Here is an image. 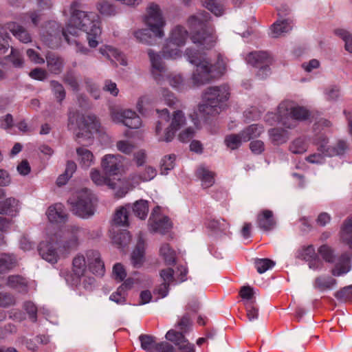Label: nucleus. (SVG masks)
Instances as JSON below:
<instances>
[{
	"label": "nucleus",
	"instance_id": "nucleus-1",
	"mask_svg": "<svg viewBox=\"0 0 352 352\" xmlns=\"http://www.w3.org/2000/svg\"><path fill=\"white\" fill-rule=\"evenodd\" d=\"M69 10V23L66 29L63 30V35L66 41L69 44L72 43L68 33L74 34L76 28L86 32L89 45L96 47L98 44V38L102 32L98 14L94 12L85 11L84 5L79 0L72 2Z\"/></svg>",
	"mask_w": 352,
	"mask_h": 352
},
{
	"label": "nucleus",
	"instance_id": "nucleus-3",
	"mask_svg": "<svg viewBox=\"0 0 352 352\" xmlns=\"http://www.w3.org/2000/svg\"><path fill=\"white\" fill-rule=\"evenodd\" d=\"M209 20V14L204 11L190 16L187 21L192 42L207 50L212 47L217 40L214 28Z\"/></svg>",
	"mask_w": 352,
	"mask_h": 352
},
{
	"label": "nucleus",
	"instance_id": "nucleus-13",
	"mask_svg": "<svg viewBox=\"0 0 352 352\" xmlns=\"http://www.w3.org/2000/svg\"><path fill=\"white\" fill-rule=\"evenodd\" d=\"M85 234V230L76 226H70L65 232L66 240L63 248L67 251L76 249L79 245V240Z\"/></svg>",
	"mask_w": 352,
	"mask_h": 352
},
{
	"label": "nucleus",
	"instance_id": "nucleus-21",
	"mask_svg": "<svg viewBox=\"0 0 352 352\" xmlns=\"http://www.w3.org/2000/svg\"><path fill=\"white\" fill-rule=\"evenodd\" d=\"M100 52L116 64H117V63L122 65L127 64L124 55L111 46L104 45L101 47L100 48Z\"/></svg>",
	"mask_w": 352,
	"mask_h": 352
},
{
	"label": "nucleus",
	"instance_id": "nucleus-10",
	"mask_svg": "<svg viewBox=\"0 0 352 352\" xmlns=\"http://www.w3.org/2000/svg\"><path fill=\"white\" fill-rule=\"evenodd\" d=\"M185 124L184 113L181 110L175 111L173 113L169 126L166 129L164 133L160 136L159 140L170 142L174 138L175 133Z\"/></svg>",
	"mask_w": 352,
	"mask_h": 352
},
{
	"label": "nucleus",
	"instance_id": "nucleus-42",
	"mask_svg": "<svg viewBox=\"0 0 352 352\" xmlns=\"http://www.w3.org/2000/svg\"><path fill=\"white\" fill-rule=\"evenodd\" d=\"M336 284V280L332 277H317L314 280L315 288L324 291L331 289Z\"/></svg>",
	"mask_w": 352,
	"mask_h": 352
},
{
	"label": "nucleus",
	"instance_id": "nucleus-43",
	"mask_svg": "<svg viewBox=\"0 0 352 352\" xmlns=\"http://www.w3.org/2000/svg\"><path fill=\"white\" fill-rule=\"evenodd\" d=\"M160 254L164 258L166 264L173 265L175 263V251L171 248L168 243H164L162 245L160 248Z\"/></svg>",
	"mask_w": 352,
	"mask_h": 352
},
{
	"label": "nucleus",
	"instance_id": "nucleus-15",
	"mask_svg": "<svg viewBox=\"0 0 352 352\" xmlns=\"http://www.w3.org/2000/svg\"><path fill=\"white\" fill-rule=\"evenodd\" d=\"M149 223L153 231L161 234L168 232L173 228V223L168 217H155L153 213L149 219Z\"/></svg>",
	"mask_w": 352,
	"mask_h": 352
},
{
	"label": "nucleus",
	"instance_id": "nucleus-60",
	"mask_svg": "<svg viewBox=\"0 0 352 352\" xmlns=\"http://www.w3.org/2000/svg\"><path fill=\"white\" fill-rule=\"evenodd\" d=\"M10 61L12 64L17 67H20L23 64V59L19 52L12 47L10 54H8Z\"/></svg>",
	"mask_w": 352,
	"mask_h": 352
},
{
	"label": "nucleus",
	"instance_id": "nucleus-57",
	"mask_svg": "<svg viewBox=\"0 0 352 352\" xmlns=\"http://www.w3.org/2000/svg\"><path fill=\"white\" fill-rule=\"evenodd\" d=\"M324 94L327 100H336L340 96V88L336 85H331L325 89Z\"/></svg>",
	"mask_w": 352,
	"mask_h": 352
},
{
	"label": "nucleus",
	"instance_id": "nucleus-37",
	"mask_svg": "<svg viewBox=\"0 0 352 352\" xmlns=\"http://www.w3.org/2000/svg\"><path fill=\"white\" fill-rule=\"evenodd\" d=\"M98 11L102 15L114 16L118 13L117 6L107 0H100L96 4Z\"/></svg>",
	"mask_w": 352,
	"mask_h": 352
},
{
	"label": "nucleus",
	"instance_id": "nucleus-8",
	"mask_svg": "<svg viewBox=\"0 0 352 352\" xmlns=\"http://www.w3.org/2000/svg\"><path fill=\"white\" fill-rule=\"evenodd\" d=\"M143 21L155 36L161 38L164 36L166 21L157 4L151 3L148 6Z\"/></svg>",
	"mask_w": 352,
	"mask_h": 352
},
{
	"label": "nucleus",
	"instance_id": "nucleus-2",
	"mask_svg": "<svg viewBox=\"0 0 352 352\" xmlns=\"http://www.w3.org/2000/svg\"><path fill=\"white\" fill-rule=\"evenodd\" d=\"M188 60L196 66L192 74V80L195 85L208 83L213 80L219 78L226 72V63L219 54H217L216 60L212 61L206 56V53L188 48L186 50Z\"/></svg>",
	"mask_w": 352,
	"mask_h": 352
},
{
	"label": "nucleus",
	"instance_id": "nucleus-48",
	"mask_svg": "<svg viewBox=\"0 0 352 352\" xmlns=\"http://www.w3.org/2000/svg\"><path fill=\"white\" fill-rule=\"evenodd\" d=\"M50 84L56 99L61 104L66 96V92L63 86L56 80H51Z\"/></svg>",
	"mask_w": 352,
	"mask_h": 352
},
{
	"label": "nucleus",
	"instance_id": "nucleus-38",
	"mask_svg": "<svg viewBox=\"0 0 352 352\" xmlns=\"http://www.w3.org/2000/svg\"><path fill=\"white\" fill-rule=\"evenodd\" d=\"M141 343V347L148 351L154 352L156 351L159 342H157L156 338L150 335L142 334L139 337Z\"/></svg>",
	"mask_w": 352,
	"mask_h": 352
},
{
	"label": "nucleus",
	"instance_id": "nucleus-9",
	"mask_svg": "<svg viewBox=\"0 0 352 352\" xmlns=\"http://www.w3.org/2000/svg\"><path fill=\"white\" fill-rule=\"evenodd\" d=\"M111 119L116 122H122L131 129H138L142 125V120L133 111L119 107L110 109Z\"/></svg>",
	"mask_w": 352,
	"mask_h": 352
},
{
	"label": "nucleus",
	"instance_id": "nucleus-24",
	"mask_svg": "<svg viewBox=\"0 0 352 352\" xmlns=\"http://www.w3.org/2000/svg\"><path fill=\"white\" fill-rule=\"evenodd\" d=\"M148 54L151 63V73L156 80H160L162 73L165 70L161 58L151 50L148 51Z\"/></svg>",
	"mask_w": 352,
	"mask_h": 352
},
{
	"label": "nucleus",
	"instance_id": "nucleus-55",
	"mask_svg": "<svg viewBox=\"0 0 352 352\" xmlns=\"http://www.w3.org/2000/svg\"><path fill=\"white\" fill-rule=\"evenodd\" d=\"M16 299L14 295L8 292H0V307H8L15 304Z\"/></svg>",
	"mask_w": 352,
	"mask_h": 352
},
{
	"label": "nucleus",
	"instance_id": "nucleus-62",
	"mask_svg": "<svg viewBox=\"0 0 352 352\" xmlns=\"http://www.w3.org/2000/svg\"><path fill=\"white\" fill-rule=\"evenodd\" d=\"M134 36L137 41L144 43H151V36L147 30H138L134 32Z\"/></svg>",
	"mask_w": 352,
	"mask_h": 352
},
{
	"label": "nucleus",
	"instance_id": "nucleus-18",
	"mask_svg": "<svg viewBox=\"0 0 352 352\" xmlns=\"http://www.w3.org/2000/svg\"><path fill=\"white\" fill-rule=\"evenodd\" d=\"M47 67L51 74L58 75L64 67L65 61L62 56L54 52H48L45 55Z\"/></svg>",
	"mask_w": 352,
	"mask_h": 352
},
{
	"label": "nucleus",
	"instance_id": "nucleus-45",
	"mask_svg": "<svg viewBox=\"0 0 352 352\" xmlns=\"http://www.w3.org/2000/svg\"><path fill=\"white\" fill-rule=\"evenodd\" d=\"M334 33L344 41V48L349 53H352V34L344 29H336Z\"/></svg>",
	"mask_w": 352,
	"mask_h": 352
},
{
	"label": "nucleus",
	"instance_id": "nucleus-32",
	"mask_svg": "<svg viewBox=\"0 0 352 352\" xmlns=\"http://www.w3.org/2000/svg\"><path fill=\"white\" fill-rule=\"evenodd\" d=\"M292 21L289 19L276 21L271 28L273 36L278 37L285 33H287L292 28Z\"/></svg>",
	"mask_w": 352,
	"mask_h": 352
},
{
	"label": "nucleus",
	"instance_id": "nucleus-50",
	"mask_svg": "<svg viewBox=\"0 0 352 352\" xmlns=\"http://www.w3.org/2000/svg\"><path fill=\"white\" fill-rule=\"evenodd\" d=\"M91 178L96 185L105 184L110 186L111 188L114 189L116 188V184L114 182H111L109 179L101 175L98 170H91Z\"/></svg>",
	"mask_w": 352,
	"mask_h": 352
},
{
	"label": "nucleus",
	"instance_id": "nucleus-30",
	"mask_svg": "<svg viewBox=\"0 0 352 352\" xmlns=\"http://www.w3.org/2000/svg\"><path fill=\"white\" fill-rule=\"evenodd\" d=\"M269 135L274 145H280L285 143L289 140L290 134L287 130L276 127L269 130Z\"/></svg>",
	"mask_w": 352,
	"mask_h": 352
},
{
	"label": "nucleus",
	"instance_id": "nucleus-33",
	"mask_svg": "<svg viewBox=\"0 0 352 352\" xmlns=\"http://www.w3.org/2000/svg\"><path fill=\"white\" fill-rule=\"evenodd\" d=\"M263 126L258 124H251L241 131L243 142H246L251 139L259 137L263 133Z\"/></svg>",
	"mask_w": 352,
	"mask_h": 352
},
{
	"label": "nucleus",
	"instance_id": "nucleus-34",
	"mask_svg": "<svg viewBox=\"0 0 352 352\" xmlns=\"http://www.w3.org/2000/svg\"><path fill=\"white\" fill-rule=\"evenodd\" d=\"M340 237L352 249V216L344 221L340 230Z\"/></svg>",
	"mask_w": 352,
	"mask_h": 352
},
{
	"label": "nucleus",
	"instance_id": "nucleus-16",
	"mask_svg": "<svg viewBox=\"0 0 352 352\" xmlns=\"http://www.w3.org/2000/svg\"><path fill=\"white\" fill-rule=\"evenodd\" d=\"M88 266L93 274L98 276H102L104 273V265L100 258V253L95 250L87 252Z\"/></svg>",
	"mask_w": 352,
	"mask_h": 352
},
{
	"label": "nucleus",
	"instance_id": "nucleus-63",
	"mask_svg": "<svg viewBox=\"0 0 352 352\" xmlns=\"http://www.w3.org/2000/svg\"><path fill=\"white\" fill-rule=\"evenodd\" d=\"M113 274L115 279L119 282L123 280L126 276V271L123 265L120 263H116L114 265Z\"/></svg>",
	"mask_w": 352,
	"mask_h": 352
},
{
	"label": "nucleus",
	"instance_id": "nucleus-41",
	"mask_svg": "<svg viewBox=\"0 0 352 352\" xmlns=\"http://www.w3.org/2000/svg\"><path fill=\"white\" fill-rule=\"evenodd\" d=\"M76 153L80 157V163L82 166L89 167L94 161V155L91 151L85 147L80 146L76 148Z\"/></svg>",
	"mask_w": 352,
	"mask_h": 352
},
{
	"label": "nucleus",
	"instance_id": "nucleus-49",
	"mask_svg": "<svg viewBox=\"0 0 352 352\" xmlns=\"http://www.w3.org/2000/svg\"><path fill=\"white\" fill-rule=\"evenodd\" d=\"M202 4L216 16H221L224 11L221 4L217 0H201Z\"/></svg>",
	"mask_w": 352,
	"mask_h": 352
},
{
	"label": "nucleus",
	"instance_id": "nucleus-4",
	"mask_svg": "<svg viewBox=\"0 0 352 352\" xmlns=\"http://www.w3.org/2000/svg\"><path fill=\"white\" fill-rule=\"evenodd\" d=\"M230 96V88L226 85L206 88L203 94V103L198 106L199 113L205 118L217 116L223 110Z\"/></svg>",
	"mask_w": 352,
	"mask_h": 352
},
{
	"label": "nucleus",
	"instance_id": "nucleus-28",
	"mask_svg": "<svg viewBox=\"0 0 352 352\" xmlns=\"http://www.w3.org/2000/svg\"><path fill=\"white\" fill-rule=\"evenodd\" d=\"M351 257L348 253L342 254L338 258V261L332 269L331 273L333 276H340L347 273L351 268Z\"/></svg>",
	"mask_w": 352,
	"mask_h": 352
},
{
	"label": "nucleus",
	"instance_id": "nucleus-44",
	"mask_svg": "<svg viewBox=\"0 0 352 352\" xmlns=\"http://www.w3.org/2000/svg\"><path fill=\"white\" fill-rule=\"evenodd\" d=\"M308 145L302 138H298L293 140L289 146V150L294 154H302L307 151Z\"/></svg>",
	"mask_w": 352,
	"mask_h": 352
},
{
	"label": "nucleus",
	"instance_id": "nucleus-22",
	"mask_svg": "<svg viewBox=\"0 0 352 352\" xmlns=\"http://www.w3.org/2000/svg\"><path fill=\"white\" fill-rule=\"evenodd\" d=\"M256 223L263 230L269 231L275 226L272 211L265 209L261 210L257 215Z\"/></svg>",
	"mask_w": 352,
	"mask_h": 352
},
{
	"label": "nucleus",
	"instance_id": "nucleus-51",
	"mask_svg": "<svg viewBox=\"0 0 352 352\" xmlns=\"http://www.w3.org/2000/svg\"><path fill=\"white\" fill-rule=\"evenodd\" d=\"M241 142H243V138H242L241 132L238 134L228 135L225 138L226 145L232 150L238 148Z\"/></svg>",
	"mask_w": 352,
	"mask_h": 352
},
{
	"label": "nucleus",
	"instance_id": "nucleus-19",
	"mask_svg": "<svg viewBox=\"0 0 352 352\" xmlns=\"http://www.w3.org/2000/svg\"><path fill=\"white\" fill-rule=\"evenodd\" d=\"M195 176L201 182L204 188L212 186L215 182L216 173L204 165H200L195 170Z\"/></svg>",
	"mask_w": 352,
	"mask_h": 352
},
{
	"label": "nucleus",
	"instance_id": "nucleus-39",
	"mask_svg": "<svg viewBox=\"0 0 352 352\" xmlns=\"http://www.w3.org/2000/svg\"><path fill=\"white\" fill-rule=\"evenodd\" d=\"M133 213L141 219H144L148 212V202L144 199L136 201L132 206Z\"/></svg>",
	"mask_w": 352,
	"mask_h": 352
},
{
	"label": "nucleus",
	"instance_id": "nucleus-61",
	"mask_svg": "<svg viewBox=\"0 0 352 352\" xmlns=\"http://www.w3.org/2000/svg\"><path fill=\"white\" fill-rule=\"evenodd\" d=\"M29 76L32 79L43 81L47 78V72L45 69L36 67L30 71Z\"/></svg>",
	"mask_w": 352,
	"mask_h": 352
},
{
	"label": "nucleus",
	"instance_id": "nucleus-59",
	"mask_svg": "<svg viewBox=\"0 0 352 352\" xmlns=\"http://www.w3.org/2000/svg\"><path fill=\"white\" fill-rule=\"evenodd\" d=\"M157 174L156 170L151 166L145 167L144 170L139 174L141 181L146 182L153 179Z\"/></svg>",
	"mask_w": 352,
	"mask_h": 352
},
{
	"label": "nucleus",
	"instance_id": "nucleus-20",
	"mask_svg": "<svg viewBox=\"0 0 352 352\" xmlns=\"http://www.w3.org/2000/svg\"><path fill=\"white\" fill-rule=\"evenodd\" d=\"M6 28L19 41L28 43L32 41V36L29 32L22 25L16 22H9L6 24Z\"/></svg>",
	"mask_w": 352,
	"mask_h": 352
},
{
	"label": "nucleus",
	"instance_id": "nucleus-29",
	"mask_svg": "<svg viewBox=\"0 0 352 352\" xmlns=\"http://www.w3.org/2000/svg\"><path fill=\"white\" fill-rule=\"evenodd\" d=\"M188 34L187 30L184 27L177 25L172 30L169 42L177 47L182 46L186 43Z\"/></svg>",
	"mask_w": 352,
	"mask_h": 352
},
{
	"label": "nucleus",
	"instance_id": "nucleus-54",
	"mask_svg": "<svg viewBox=\"0 0 352 352\" xmlns=\"http://www.w3.org/2000/svg\"><path fill=\"white\" fill-rule=\"evenodd\" d=\"M318 253L326 262L333 263L334 261L333 250L329 245H321L318 249Z\"/></svg>",
	"mask_w": 352,
	"mask_h": 352
},
{
	"label": "nucleus",
	"instance_id": "nucleus-56",
	"mask_svg": "<svg viewBox=\"0 0 352 352\" xmlns=\"http://www.w3.org/2000/svg\"><path fill=\"white\" fill-rule=\"evenodd\" d=\"M162 95L163 96L165 102L168 106H169L171 108L177 107V104L179 102V100L173 93H171L167 89H162Z\"/></svg>",
	"mask_w": 352,
	"mask_h": 352
},
{
	"label": "nucleus",
	"instance_id": "nucleus-26",
	"mask_svg": "<svg viewBox=\"0 0 352 352\" xmlns=\"http://www.w3.org/2000/svg\"><path fill=\"white\" fill-rule=\"evenodd\" d=\"M129 205H126L120 206L116 210L113 219V226H129Z\"/></svg>",
	"mask_w": 352,
	"mask_h": 352
},
{
	"label": "nucleus",
	"instance_id": "nucleus-7",
	"mask_svg": "<svg viewBox=\"0 0 352 352\" xmlns=\"http://www.w3.org/2000/svg\"><path fill=\"white\" fill-rule=\"evenodd\" d=\"M67 127L69 130L78 129L80 131L76 135V140L83 136L91 138L92 131L100 130V122L94 114H80L78 111H72L68 115Z\"/></svg>",
	"mask_w": 352,
	"mask_h": 352
},
{
	"label": "nucleus",
	"instance_id": "nucleus-11",
	"mask_svg": "<svg viewBox=\"0 0 352 352\" xmlns=\"http://www.w3.org/2000/svg\"><path fill=\"white\" fill-rule=\"evenodd\" d=\"M87 265L83 255H76L72 261V272L65 275V280L72 285H77L80 278L85 275Z\"/></svg>",
	"mask_w": 352,
	"mask_h": 352
},
{
	"label": "nucleus",
	"instance_id": "nucleus-17",
	"mask_svg": "<svg viewBox=\"0 0 352 352\" xmlns=\"http://www.w3.org/2000/svg\"><path fill=\"white\" fill-rule=\"evenodd\" d=\"M46 214L49 221L53 223H64L67 219V214L65 206L60 203L50 206L46 212Z\"/></svg>",
	"mask_w": 352,
	"mask_h": 352
},
{
	"label": "nucleus",
	"instance_id": "nucleus-5",
	"mask_svg": "<svg viewBox=\"0 0 352 352\" xmlns=\"http://www.w3.org/2000/svg\"><path fill=\"white\" fill-rule=\"evenodd\" d=\"M72 212L83 219L94 215L97 204V198L87 188L76 190L67 200Z\"/></svg>",
	"mask_w": 352,
	"mask_h": 352
},
{
	"label": "nucleus",
	"instance_id": "nucleus-6",
	"mask_svg": "<svg viewBox=\"0 0 352 352\" xmlns=\"http://www.w3.org/2000/svg\"><path fill=\"white\" fill-rule=\"evenodd\" d=\"M278 122L287 129H294L298 122L310 118L311 112L305 107L294 104L291 102H284L278 107Z\"/></svg>",
	"mask_w": 352,
	"mask_h": 352
},
{
	"label": "nucleus",
	"instance_id": "nucleus-40",
	"mask_svg": "<svg viewBox=\"0 0 352 352\" xmlns=\"http://www.w3.org/2000/svg\"><path fill=\"white\" fill-rule=\"evenodd\" d=\"M328 138L323 133H317L313 138V144L317 146L318 151L327 156V151L331 146H328Z\"/></svg>",
	"mask_w": 352,
	"mask_h": 352
},
{
	"label": "nucleus",
	"instance_id": "nucleus-52",
	"mask_svg": "<svg viewBox=\"0 0 352 352\" xmlns=\"http://www.w3.org/2000/svg\"><path fill=\"white\" fill-rule=\"evenodd\" d=\"M126 284L121 285L110 296V299L118 304H123L126 300Z\"/></svg>",
	"mask_w": 352,
	"mask_h": 352
},
{
	"label": "nucleus",
	"instance_id": "nucleus-31",
	"mask_svg": "<svg viewBox=\"0 0 352 352\" xmlns=\"http://www.w3.org/2000/svg\"><path fill=\"white\" fill-rule=\"evenodd\" d=\"M145 243L140 240L131 254V262L135 267H140L144 262Z\"/></svg>",
	"mask_w": 352,
	"mask_h": 352
},
{
	"label": "nucleus",
	"instance_id": "nucleus-35",
	"mask_svg": "<svg viewBox=\"0 0 352 352\" xmlns=\"http://www.w3.org/2000/svg\"><path fill=\"white\" fill-rule=\"evenodd\" d=\"M16 265L17 261L14 254H0V273H3L13 269Z\"/></svg>",
	"mask_w": 352,
	"mask_h": 352
},
{
	"label": "nucleus",
	"instance_id": "nucleus-46",
	"mask_svg": "<svg viewBox=\"0 0 352 352\" xmlns=\"http://www.w3.org/2000/svg\"><path fill=\"white\" fill-rule=\"evenodd\" d=\"M349 148V145L345 140H340L337 142L334 146L329 148L327 151V156L331 157L334 155H343Z\"/></svg>",
	"mask_w": 352,
	"mask_h": 352
},
{
	"label": "nucleus",
	"instance_id": "nucleus-58",
	"mask_svg": "<svg viewBox=\"0 0 352 352\" xmlns=\"http://www.w3.org/2000/svg\"><path fill=\"white\" fill-rule=\"evenodd\" d=\"M23 309L28 314L29 318L32 322H35L37 320V307L31 301H26L23 304Z\"/></svg>",
	"mask_w": 352,
	"mask_h": 352
},
{
	"label": "nucleus",
	"instance_id": "nucleus-53",
	"mask_svg": "<svg viewBox=\"0 0 352 352\" xmlns=\"http://www.w3.org/2000/svg\"><path fill=\"white\" fill-rule=\"evenodd\" d=\"M335 297L342 301H352V285L345 287L335 293Z\"/></svg>",
	"mask_w": 352,
	"mask_h": 352
},
{
	"label": "nucleus",
	"instance_id": "nucleus-47",
	"mask_svg": "<svg viewBox=\"0 0 352 352\" xmlns=\"http://www.w3.org/2000/svg\"><path fill=\"white\" fill-rule=\"evenodd\" d=\"M254 266L259 274H263L275 265V262L270 258H255Z\"/></svg>",
	"mask_w": 352,
	"mask_h": 352
},
{
	"label": "nucleus",
	"instance_id": "nucleus-25",
	"mask_svg": "<svg viewBox=\"0 0 352 352\" xmlns=\"http://www.w3.org/2000/svg\"><path fill=\"white\" fill-rule=\"evenodd\" d=\"M39 254L45 261L51 263H56L58 255L56 249L50 243H41L38 248Z\"/></svg>",
	"mask_w": 352,
	"mask_h": 352
},
{
	"label": "nucleus",
	"instance_id": "nucleus-64",
	"mask_svg": "<svg viewBox=\"0 0 352 352\" xmlns=\"http://www.w3.org/2000/svg\"><path fill=\"white\" fill-rule=\"evenodd\" d=\"M300 256L304 260L311 262L313 259L316 258L314 246L308 245L303 248L300 253Z\"/></svg>",
	"mask_w": 352,
	"mask_h": 352
},
{
	"label": "nucleus",
	"instance_id": "nucleus-36",
	"mask_svg": "<svg viewBox=\"0 0 352 352\" xmlns=\"http://www.w3.org/2000/svg\"><path fill=\"white\" fill-rule=\"evenodd\" d=\"M0 205L3 214L13 215L18 212L19 201L14 197H8L0 201Z\"/></svg>",
	"mask_w": 352,
	"mask_h": 352
},
{
	"label": "nucleus",
	"instance_id": "nucleus-23",
	"mask_svg": "<svg viewBox=\"0 0 352 352\" xmlns=\"http://www.w3.org/2000/svg\"><path fill=\"white\" fill-rule=\"evenodd\" d=\"M111 239L118 248H122L131 243V236L126 230H116L115 228H113L111 230Z\"/></svg>",
	"mask_w": 352,
	"mask_h": 352
},
{
	"label": "nucleus",
	"instance_id": "nucleus-12",
	"mask_svg": "<svg viewBox=\"0 0 352 352\" xmlns=\"http://www.w3.org/2000/svg\"><path fill=\"white\" fill-rule=\"evenodd\" d=\"M245 60L254 67L264 69L270 66L272 58L266 51H254L247 54Z\"/></svg>",
	"mask_w": 352,
	"mask_h": 352
},
{
	"label": "nucleus",
	"instance_id": "nucleus-14",
	"mask_svg": "<svg viewBox=\"0 0 352 352\" xmlns=\"http://www.w3.org/2000/svg\"><path fill=\"white\" fill-rule=\"evenodd\" d=\"M101 166L106 175H118L122 167L121 157L111 154L106 155L102 160Z\"/></svg>",
	"mask_w": 352,
	"mask_h": 352
},
{
	"label": "nucleus",
	"instance_id": "nucleus-27",
	"mask_svg": "<svg viewBox=\"0 0 352 352\" xmlns=\"http://www.w3.org/2000/svg\"><path fill=\"white\" fill-rule=\"evenodd\" d=\"M7 285L20 292L28 293V281L26 278L21 275H10L8 277Z\"/></svg>",
	"mask_w": 352,
	"mask_h": 352
}]
</instances>
